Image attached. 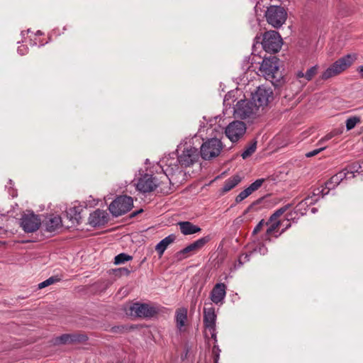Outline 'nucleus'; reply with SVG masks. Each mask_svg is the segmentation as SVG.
I'll return each instance as SVG.
<instances>
[{
  "label": "nucleus",
  "instance_id": "1",
  "mask_svg": "<svg viewBox=\"0 0 363 363\" xmlns=\"http://www.w3.org/2000/svg\"><path fill=\"white\" fill-rule=\"evenodd\" d=\"M259 72L274 87L281 86L284 82L282 73L279 70V59L275 56L264 57L260 65Z\"/></svg>",
  "mask_w": 363,
  "mask_h": 363
},
{
  "label": "nucleus",
  "instance_id": "2",
  "mask_svg": "<svg viewBox=\"0 0 363 363\" xmlns=\"http://www.w3.org/2000/svg\"><path fill=\"white\" fill-rule=\"evenodd\" d=\"M177 152L182 167H187L198 162L201 154L198 149L193 147L191 141L180 143L177 146Z\"/></svg>",
  "mask_w": 363,
  "mask_h": 363
},
{
  "label": "nucleus",
  "instance_id": "3",
  "mask_svg": "<svg viewBox=\"0 0 363 363\" xmlns=\"http://www.w3.org/2000/svg\"><path fill=\"white\" fill-rule=\"evenodd\" d=\"M355 59V55L351 54L343 56L336 60L330 67L323 72L321 75V79L326 80L340 74L347 68L350 67Z\"/></svg>",
  "mask_w": 363,
  "mask_h": 363
},
{
  "label": "nucleus",
  "instance_id": "4",
  "mask_svg": "<svg viewBox=\"0 0 363 363\" xmlns=\"http://www.w3.org/2000/svg\"><path fill=\"white\" fill-rule=\"evenodd\" d=\"M223 148L220 140L215 138L208 139L201 146V157L205 160H211L218 157Z\"/></svg>",
  "mask_w": 363,
  "mask_h": 363
},
{
  "label": "nucleus",
  "instance_id": "5",
  "mask_svg": "<svg viewBox=\"0 0 363 363\" xmlns=\"http://www.w3.org/2000/svg\"><path fill=\"white\" fill-rule=\"evenodd\" d=\"M263 50L268 53H276L279 51L282 45V39L279 33L275 30L265 32L261 42Z\"/></svg>",
  "mask_w": 363,
  "mask_h": 363
},
{
  "label": "nucleus",
  "instance_id": "6",
  "mask_svg": "<svg viewBox=\"0 0 363 363\" xmlns=\"http://www.w3.org/2000/svg\"><path fill=\"white\" fill-rule=\"evenodd\" d=\"M265 18L269 24L278 28L285 23L287 13L281 6H270L265 12Z\"/></svg>",
  "mask_w": 363,
  "mask_h": 363
},
{
  "label": "nucleus",
  "instance_id": "7",
  "mask_svg": "<svg viewBox=\"0 0 363 363\" xmlns=\"http://www.w3.org/2000/svg\"><path fill=\"white\" fill-rule=\"evenodd\" d=\"M133 206V201L130 196H120L111 203L108 210L113 216L117 217L126 213Z\"/></svg>",
  "mask_w": 363,
  "mask_h": 363
},
{
  "label": "nucleus",
  "instance_id": "8",
  "mask_svg": "<svg viewBox=\"0 0 363 363\" xmlns=\"http://www.w3.org/2000/svg\"><path fill=\"white\" fill-rule=\"evenodd\" d=\"M160 166L167 177L173 175L179 170L180 160L175 152L164 157L160 161Z\"/></svg>",
  "mask_w": 363,
  "mask_h": 363
},
{
  "label": "nucleus",
  "instance_id": "9",
  "mask_svg": "<svg viewBox=\"0 0 363 363\" xmlns=\"http://www.w3.org/2000/svg\"><path fill=\"white\" fill-rule=\"evenodd\" d=\"M273 98L272 90L264 86H259L252 96V101L257 108L267 106Z\"/></svg>",
  "mask_w": 363,
  "mask_h": 363
},
{
  "label": "nucleus",
  "instance_id": "10",
  "mask_svg": "<svg viewBox=\"0 0 363 363\" xmlns=\"http://www.w3.org/2000/svg\"><path fill=\"white\" fill-rule=\"evenodd\" d=\"M257 108L253 101L240 100L234 108V113L242 119L250 118L256 113Z\"/></svg>",
  "mask_w": 363,
  "mask_h": 363
},
{
  "label": "nucleus",
  "instance_id": "11",
  "mask_svg": "<svg viewBox=\"0 0 363 363\" xmlns=\"http://www.w3.org/2000/svg\"><path fill=\"white\" fill-rule=\"evenodd\" d=\"M245 123L239 121H235L230 123L225 128V130L226 136L233 143L238 141L245 135Z\"/></svg>",
  "mask_w": 363,
  "mask_h": 363
},
{
  "label": "nucleus",
  "instance_id": "12",
  "mask_svg": "<svg viewBox=\"0 0 363 363\" xmlns=\"http://www.w3.org/2000/svg\"><path fill=\"white\" fill-rule=\"evenodd\" d=\"M135 185L140 192L149 193L153 191L160 184L152 174H145L138 179Z\"/></svg>",
  "mask_w": 363,
  "mask_h": 363
},
{
  "label": "nucleus",
  "instance_id": "13",
  "mask_svg": "<svg viewBox=\"0 0 363 363\" xmlns=\"http://www.w3.org/2000/svg\"><path fill=\"white\" fill-rule=\"evenodd\" d=\"M311 198H306L300 201L295 207L294 210L286 215V220L288 222L291 220L295 221L298 220L301 216L306 214L308 207L311 205L315 204L318 201V198H315L310 201Z\"/></svg>",
  "mask_w": 363,
  "mask_h": 363
},
{
  "label": "nucleus",
  "instance_id": "14",
  "mask_svg": "<svg viewBox=\"0 0 363 363\" xmlns=\"http://www.w3.org/2000/svg\"><path fill=\"white\" fill-rule=\"evenodd\" d=\"M40 218L33 213L23 214L20 219V225L26 233L36 231L40 228Z\"/></svg>",
  "mask_w": 363,
  "mask_h": 363
},
{
  "label": "nucleus",
  "instance_id": "15",
  "mask_svg": "<svg viewBox=\"0 0 363 363\" xmlns=\"http://www.w3.org/2000/svg\"><path fill=\"white\" fill-rule=\"evenodd\" d=\"M131 312L138 317L152 318L159 312L158 308L147 304L135 303L130 307Z\"/></svg>",
  "mask_w": 363,
  "mask_h": 363
},
{
  "label": "nucleus",
  "instance_id": "16",
  "mask_svg": "<svg viewBox=\"0 0 363 363\" xmlns=\"http://www.w3.org/2000/svg\"><path fill=\"white\" fill-rule=\"evenodd\" d=\"M227 286L223 283L216 284L210 294V298L215 304H222L226 296Z\"/></svg>",
  "mask_w": 363,
  "mask_h": 363
},
{
  "label": "nucleus",
  "instance_id": "17",
  "mask_svg": "<svg viewBox=\"0 0 363 363\" xmlns=\"http://www.w3.org/2000/svg\"><path fill=\"white\" fill-rule=\"evenodd\" d=\"M211 240L209 235L201 238L196 240L195 242L191 243L182 250L178 252V255L184 258L186 256L184 255L188 254L191 252H196L201 249L207 242H208Z\"/></svg>",
  "mask_w": 363,
  "mask_h": 363
},
{
  "label": "nucleus",
  "instance_id": "18",
  "mask_svg": "<svg viewBox=\"0 0 363 363\" xmlns=\"http://www.w3.org/2000/svg\"><path fill=\"white\" fill-rule=\"evenodd\" d=\"M108 221V214L103 210L96 209L89 215V223L94 226H101Z\"/></svg>",
  "mask_w": 363,
  "mask_h": 363
},
{
  "label": "nucleus",
  "instance_id": "19",
  "mask_svg": "<svg viewBox=\"0 0 363 363\" xmlns=\"http://www.w3.org/2000/svg\"><path fill=\"white\" fill-rule=\"evenodd\" d=\"M216 315L213 307L203 308V325L206 330L216 328Z\"/></svg>",
  "mask_w": 363,
  "mask_h": 363
},
{
  "label": "nucleus",
  "instance_id": "20",
  "mask_svg": "<svg viewBox=\"0 0 363 363\" xmlns=\"http://www.w3.org/2000/svg\"><path fill=\"white\" fill-rule=\"evenodd\" d=\"M347 175L348 172H347L345 170L339 172L325 183V189H327L328 192L334 189L345 179H347Z\"/></svg>",
  "mask_w": 363,
  "mask_h": 363
},
{
  "label": "nucleus",
  "instance_id": "21",
  "mask_svg": "<svg viewBox=\"0 0 363 363\" xmlns=\"http://www.w3.org/2000/svg\"><path fill=\"white\" fill-rule=\"evenodd\" d=\"M87 340L85 335L64 334L56 338V342L60 344H67L75 342H84Z\"/></svg>",
  "mask_w": 363,
  "mask_h": 363
},
{
  "label": "nucleus",
  "instance_id": "22",
  "mask_svg": "<svg viewBox=\"0 0 363 363\" xmlns=\"http://www.w3.org/2000/svg\"><path fill=\"white\" fill-rule=\"evenodd\" d=\"M181 233L184 235H192L199 233L201 228L196 225H194L189 221H182L178 223Z\"/></svg>",
  "mask_w": 363,
  "mask_h": 363
},
{
  "label": "nucleus",
  "instance_id": "23",
  "mask_svg": "<svg viewBox=\"0 0 363 363\" xmlns=\"http://www.w3.org/2000/svg\"><path fill=\"white\" fill-rule=\"evenodd\" d=\"M176 236L174 234H171L156 245L155 250L157 252L160 257L162 256L168 246L174 242Z\"/></svg>",
  "mask_w": 363,
  "mask_h": 363
},
{
  "label": "nucleus",
  "instance_id": "24",
  "mask_svg": "<svg viewBox=\"0 0 363 363\" xmlns=\"http://www.w3.org/2000/svg\"><path fill=\"white\" fill-rule=\"evenodd\" d=\"M82 208L80 206L71 207L66 212L67 216L73 224H79L82 218Z\"/></svg>",
  "mask_w": 363,
  "mask_h": 363
},
{
  "label": "nucleus",
  "instance_id": "25",
  "mask_svg": "<svg viewBox=\"0 0 363 363\" xmlns=\"http://www.w3.org/2000/svg\"><path fill=\"white\" fill-rule=\"evenodd\" d=\"M242 180V178L238 174L232 176L226 179L221 189V193L225 194L235 188Z\"/></svg>",
  "mask_w": 363,
  "mask_h": 363
},
{
  "label": "nucleus",
  "instance_id": "26",
  "mask_svg": "<svg viewBox=\"0 0 363 363\" xmlns=\"http://www.w3.org/2000/svg\"><path fill=\"white\" fill-rule=\"evenodd\" d=\"M176 324L177 327L181 330L182 328L185 325L187 320V309L185 308H181L176 311Z\"/></svg>",
  "mask_w": 363,
  "mask_h": 363
},
{
  "label": "nucleus",
  "instance_id": "27",
  "mask_svg": "<svg viewBox=\"0 0 363 363\" xmlns=\"http://www.w3.org/2000/svg\"><path fill=\"white\" fill-rule=\"evenodd\" d=\"M62 220L59 216L50 218L45 223V230L48 232H53L61 226Z\"/></svg>",
  "mask_w": 363,
  "mask_h": 363
},
{
  "label": "nucleus",
  "instance_id": "28",
  "mask_svg": "<svg viewBox=\"0 0 363 363\" xmlns=\"http://www.w3.org/2000/svg\"><path fill=\"white\" fill-rule=\"evenodd\" d=\"M345 172H348L347 179L353 178L354 177V172H363V164L362 161L360 163H354L348 168L345 169Z\"/></svg>",
  "mask_w": 363,
  "mask_h": 363
},
{
  "label": "nucleus",
  "instance_id": "29",
  "mask_svg": "<svg viewBox=\"0 0 363 363\" xmlns=\"http://www.w3.org/2000/svg\"><path fill=\"white\" fill-rule=\"evenodd\" d=\"M292 205L291 203H288L275 211L274 213L270 216L269 221L273 222L274 220H277L279 216L284 213Z\"/></svg>",
  "mask_w": 363,
  "mask_h": 363
},
{
  "label": "nucleus",
  "instance_id": "30",
  "mask_svg": "<svg viewBox=\"0 0 363 363\" xmlns=\"http://www.w3.org/2000/svg\"><path fill=\"white\" fill-rule=\"evenodd\" d=\"M329 192L328 191L327 189H325V187L322 188V189H320V188H317V189H315L312 193V194L311 196H308L307 198H311L310 199V201H312V199H315V198H318V199H320V197H324L325 195L328 194Z\"/></svg>",
  "mask_w": 363,
  "mask_h": 363
},
{
  "label": "nucleus",
  "instance_id": "31",
  "mask_svg": "<svg viewBox=\"0 0 363 363\" xmlns=\"http://www.w3.org/2000/svg\"><path fill=\"white\" fill-rule=\"evenodd\" d=\"M257 142L254 141L246 149L242 152L241 156L243 159H246L252 155L256 150Z\"/></svg>",
  "mask_w": 363,
  "mask_h": 363
},
{
  "label": "nucleus",
  "instance_id": "32",
  "mask_svg": "<svg viewBox=\"0 0 363 363\" xmlns=\"http://www.w3.org/2000/svg\"><path fill=\"white\" fill-rule=\"evenodd\" d=\"M133 259V257L125 253H121L116 255L114 258L115 264H121L125 262L130 261Z\"/></svg>",
  "mask_w": 363,
  "mask_h": 363
},
{
  "label": "nucleus",
  "instance_id": "33",
  "mask_svg": "<svg viewBox=\"0 0 363 363\" xmlns=\"http://www.w3.org/2000/svg\"><path fill=\"white\" fill-rule=\"evenodd\" d=\"M360 123V118L358 116H352L347 119L346 128L350 130L355 127V125Z\"/></svg>",
  "mask_w": 363,
  "mask_h": 363
},
{
  "label": "nucleus",
  "instance_id": "34",
  "mask_svg": "<svg viewBox=\"0 0 363 363\" xmlns=\"http://www.w3.org/2000/svg\"><path fill=\"white\" fill-rule=\"evenodd\" d=\"M269 223L271 224L267 230V232H266L267 235H272L281 225V221L278 220L277 219L274 220L273 222H269Z\"/></svg>",
  "mask_w": 363,
  "mask_h": 363
},
{
  "label": "nucleus",
  "instance_id": "35",
  "mask_svg": "<svg viewBox=\"0 0 363 363\" xmlns=\"http://www.w3.org/2000/svg\"><path fill=\"white\" fill-rule=\"evenodd\" d=\"M318 66L315 65L309 68L305 73V79L308 82L311 81L313 77L317 74Z\"/></svg>",
  "mask_w": 363,
  "mask_h": 363
},
{
  "label": "nucleus",
  "instance_id": "36",
  "mask_svg": "<svg viewBox=\"0 0 363 363\" xmlns=\"http://www.w3.org/2000/svg\"><path fill=\"white\" fill-rule=\"evenodd\" d=\"M58 281H60V279L55 277H51L50 278H48V279L42 281L41 283H40L38 284V289H43L46 286H48L55 282H57Z\"/></svg>",
  "mask_w": 363,
  "mask_h": 363
},
{
  "label": "nucleus",
  "instance_id": "37",
  "mask_svg": "<svg viewBox=\"0 0 363 363\" xmlns=\"http://www.w3.org/2000/svg\"><path fill=\"white\" fill-rule=\"evenodd\" d=\"M252 192L250 191L248 188H246L245 190L242 191L235 198V202L240 203L242 201L245 199L249 196Z\"/></svg>",
  "mask_w": 363,
  "mask_h": 363
},
{
  "label": "nucleus",
  "instance_id": "38",
  "mask_svg": "<svg viewBox=\"0 0 363 363\" xmlns=\"http://www.w3.org/2000/svg\"><path fill=\"white\" fill-rule=\"evenodd\" d=\"M264 179H258L252 182L247 188L252 193L255 191L257 190L264 183Z\"/></svg>",
  "mask_w": 363,
  "mask_h": 363
},
{
  "label": "nucleus",
  "instance_id": "39",
  "mask_svg": "<svg viewBox=\"0 0 363 363\" xmlns=\"http://www.w3.org/2000/svg\"><path fill=\"white\" fill-rule=\"evenodd\" d=\"M254 253L253 251L250 252L249 253L242 254L238 259V266H242L244 263H246L250 261V257Z\"/></svg>",
  "mask_w": 363,
  "mask_h": 363
},
{
  "label": "nucleus",
  "instance_id": "40",
  "mask_svg": "<svg viewBox=\"0 0 363 363\" xmlns=\"http://www.w3.org/2000/svg\"><path fill=\"white\" fill-rule=\"evenodd\" d=\"M325 149V147H320V148H318V149H315V150H313L312 151H310L308 152H307L306 154V156L307 157H313L316 155H318L319 152H320L322 150H323Z\"/></svg>",
  "mask_w": 363,
  "mask_h": 363
},
{
  "label": "nucleus",
  "instance_id": "41",
  "mask_svg": "<svg viewBox=\"0 0 363 363\" xmlns=\"http://www.w3.org/2000/svg\"><path fill=\"white\" fill-rule=\"evenodd\" d=\"M258 251L260 254L265 255L267 252V249L264 245H260L257 248L253 250L254 252Z\"/></svg>",
  "mask_w": 363,
  "mask_h": 363
},
{
  "label": "nucleus",
  "instance_id": "42",
  "mask_svg": "<svg viewBox=\"0 0 363 363\" xmlns=\"http://www.w3.org/2000/svg\"><path fill=\"white\" fill-rule=\"evenodd\" d=\"M264 220H260L258 224L255 227L252 233L257 234L258 232H259L263 226Z\"/></svg>",
  "mask_w": 363,
  "mask_h": 363
},
{
  "label": "nucleus",
  "instance_id": "43",
  "mask_svg": "<svg viewBox=\"0 0 363 363\" xmlns=\"http://www.w3.org/2000/svg\"><path fill=\"white\" fill-rule=\"evenodd\" d=\"M118 271L120 272L121 275H126V276L128 275L131 272V270H130L125 267L119 268L118 269Z\"/></svg>",
  "mask_w": 363,
  "mask_h": 363
},
{
  "label": "nucleus",
  "instance_id": "44",
  "mask_svg": "<svg viewBox=\"0 0 363 363\" xmlns=\"http://www.w3.org/2000/svg\"><path fill=\"white\" fill-rule=\"evenodd\" d=\"M210 332L211 338L214 340V344L217 343V335H216V329L213 328V330H208Z\"/></svg>",
  "mask_w": 363,
  "mask_h": 363
},
{
  "label": "nucleus",
  "instance_id": "45",
  "mask_svg": "<svg viewBox=\"0 0 363 363\" xmlns=\"http://www.w3.org/2000/svg\"><path fill=\"white\" fill-rule=\"evenodd\" d=\"M27 51H28V48L24 46V45H22V46H19L18 48V52L21 55H23L27 53Z\"/></svg>",
  "mask_w": 363,
  "mask_h": 363
},
{
  "label": "nucleus",
  "instance_id": "46",
  "mask_svg": "<svg viewBox=\"0 0 363 363\" xmlns=\"http://www.w3.org/2000/svg\"><path fill=\"white\" fill-rule=\"evenodd\" d=\"M336 135L335 133L331 132L328 134H327L324 138L321 139V141H327L333 138Z\"/></svg>",
  "mask_w": 363,
  "mask_h": 363
},
{
  "label": "nucleus",
  "instance_id": "47",
  "mask_svg": "<svg viewBox=\"0 0 363 363\" xmlns=\"http://www.w3.org/2000/svg\"><path fill=\"white\" fill-rule=\"evenodd\" d=\"M291 227V223H289L286 225V226L284 227V228H283L281 230V231L279 233V234H275L274 235V237L276 238H279L282 233H284L287 229H289V228Z\"/></svg>",
  "mask_w": 363,
  "mask_h": 363
},
{
  "label": "nucleus",
  "instance_id": "48",
  "mask_svg": "<svg viewBox=\"0 0 363 363\" xmlns=\"http://www.w3.org/2000/svg\"><path fill=\"white\" fill-rule=\"evenodd\" d=\"M221 350L217 343L214 344L212 348V354L220 353Z\"/></svg>",
  "mask_w": 363,
  "mask_h": 363
},
{
  "label": "nucleus",
  "instance_id": "49",
  "mask_svg": "<svg viewBox=\"0 0 363 363\" xmlns=\"http://www.w3.org/2000/svg\"><path fill=\"white\" fill-rule=\"evenodd\" d=\"M296 77L297 79H301V78L305 79V74L302 71H298L296 73Z\"/></svg>",
  "mask_w": 363,
  "mask_h": 363
},
{
  "label": "nucleus",
  "instance_id": "50",
  "mask_svg": "<svg viewBox=\"0 0 363 363\" xmlns=\"http://www.w3.org/2000/svg\"><path fill=\"white\" fill-rule=\"evenodd\" d=\"M220 353L212 354L214 363H218Z\"/></svg>",
  "mask_w": 363,
  "mask_h": 363
},
{
  "label": "nucleus",
  "instance_id": "51",
  "mask_svg": "<svg viewBox=\"0 0 363 363\" xmlns=\"http://www.w3.org/2000/svg\"><path fill=\"white\" fill-rule=\"evenodd\" d=\"M259 40H260V38L259 37L256 36L255 38V40H254L255 43L253 44V52H252V53H254V52H255V48L256 46V44L259 43Z\"/></svg>",
  "mask_w": 363,
  "mask_h": 363
},
{
  "label": "nucleus",
  "instance_id": "52",
  "mask_svg": "<svg viewBox=\"0 0 363 363\" xmlns=\"http://www.w3.org/2000/svg\"><path fill=\"white\" fill-rule=\"evenodd\" d=\"M257 203H258V201H257V202H254V203H252L251 205H250V206H248V208L245 210V213H247V212L250 211L253 208L254 206H255Z\"/></svg>",
  "mask_w": 363,
  "mask_h": 363
},
{
  "label": "nucleus",
  "instance_id": "53",
  "mask_svg": "<svg viewBox=\"0 0 363 363\" xmlns=\"http://www.w3.org/2000/svg\"><path fill=\"white\" fill-rule=\"evenodd\" d=\"M357 71H358L359 74H360V77L362 78H363V65L359 66L357 69Z\"/></svg>",
  "mask_w": 363,
  "mask_h": 363
},
{
  "label": "nucleus",
  "instance_id": "54",
  "mask_svg": "<svg viewBox=\"0 0 363 363\" xmlns=\"http://www.w3.org/2000/svg\"><path fill=\"white\" fill-rule=\"evenodd\" d=\"M142 211H143V210H142V209H140V211H138L133 212V213H132L131 216H132V217H134V216H135L137 214H138L139 213H140V212H142Z\"/></svg>",
  "mask_w": 363,
  "mask_h": 363
},
{
  "label": "nucleus",
  "instance_id": "55",
  "mask_svg": "<svg viewBox=\"0 0 363 363\" xmlns=\"http://www.w3.org/2000/svg\"><path fill=\"white\" fill-rule=\"evenodd\" d=\"M318 211V209L316 208H311V213H315Z\"/></svg>",
  "mask_w": 363,
  "mask_h": 363
}]
</instances>
